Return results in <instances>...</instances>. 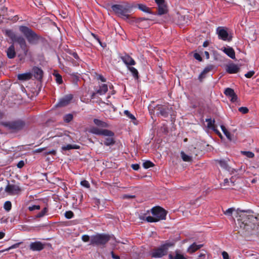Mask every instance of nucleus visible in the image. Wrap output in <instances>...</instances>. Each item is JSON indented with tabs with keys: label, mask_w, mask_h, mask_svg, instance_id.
<instances>
[{
	"label": "nucleus",
	"mask_w": 259,
	"mask_h": 259,
	"mask_svg": "<svg viewBox=\"0 0 259 259\" xmlns=\"http://www.w3.org/2000/svg\"><path fill=\"white\" fill-rule=\"evenodd\" d=\"M151 213L152 216H151V218H148V220L152 223L163 220L166 218V212L165 210L159 206L153 207L151 209Z\"/></svg>",
	"instance_id": "f257e3e1"
},
{
	"label": "nucleus",
	"mask_w": 259,
	"mask_h": 259,
	"mask_svg": "<svg viewBox=\"0 0 259 259\" xmlns=\"http://www.w3.org/2000/svg\"><path fill=\"white\" fill-rule=\"evenodd\" d=\"M111 9L114 13L118 16L125 19L128 17L129 9L127 6L123 5H113Z\"/></svg>",
	"instance_id": "f03ea898"
},
{
	"label": "nucleus",
	"mask_w": 259,
	"mask_h": 259,
	"mask_svg": "<svg viewBox=\"0 0 259 259\" xmlns=\"http://www.w3.org/2000/svg\"><path fill=\"white\" fill-rule=\"evenodd\" d=\"M2 124L8 130L13 131L20 130L25 126V123L22 120L5 122Z\"/></svg>",
	"instance_id": "7ed1b4c3"
},
{
	"label": "nucleus",
	"mask_w": 259,
	"mask_h": 259,
	"mask_svg": "<svg viewBox=\"0 0 259 259\" xmlns=\"http://www.w3.org/2000/svg\"><path fill=\"white\" fill-rule=\"evenodd\" d=\"M19 29L23 33H24L28 40L30 43H34L37 39V35L28 27L21 26L19 27Z\"/></svg>",
	"instance_id": "20e7f679"
},
{
	"label": "nucleus",
	"mask_w": 259,
	"mask_h": 259,
	"mask_svg": "<svg viewBox=\"0 0 259 259\" xmlns=\"http://www.w3.org/2000/svg\"><path fill=\"white\" fill-rule=\"evenodd\" d=\"M109 240V236L105 234H97L91 237V244L101 245L105 244Z\"/></svg>",
	"instance_id": "39448f33"
},
{
	"label": "nucleus",
	"mask_w": 259,
	"mask_h": 259,
	"mask_svg": "<svg viewBox=\"0 0 259 259\" xmlns=\"http://www.w3.org/2000/svg\"><path fill=\"white\" fill-rule=\"evenodd\" d=\"M20 187L16 184L9 183L5 189V192L10 195H18L21 191Z\"/></svg>",
	"instance_id": "423d86ee"
},
{
	"label": "nucleus",
	"mask_w": 259,
	"mask_h": 259,
	"mask_svg": "<svg viewBox=\"0 0 259 259\" xmlns=\"http://www.w3.org/2000/svg\"><path fill=\"white\" fill-rule=\"evenodd\" d=\"M89 132L97 135L112 136L113 133L108 130L100 129L97 127L92 126L89 129Z\"/></svg>",
	"instance_id": "0eeeda50"
},
{
	"label": "nucleus",
	"mask_w": 259,
	"mask_h": 259,
	"mask_svg": "<svg viewBox=\"0 0 259 259\" xmlns=\"http://www.w3.org/2000/svg\"><path fill=\"white\" fill-rule=\"evenodd\" d=\"M47 243L40 241H35L30 244V249L32 251H40L44 248Z\"/></svg>",
	"instance_id": "6e6552de"
},
{
	"label": "nucleus",
	"mask_w": 259,
	"mask_h": 259,
	"mask_svg": "<svg viewBox=\"0 0 259 259\" xmlns=\"http://www.w3.org/2000/svg\"><path fill=\"white\" fill-rule=\"evenodd\" d=\"M217 32L219 38L223 40H230L228 38V33L227 30L223 27H219L217 29Z\"/></svg>",
	"instance_id": "1a4fd4ad"
},
{
	"label": "nucleus",
	"mask_w": 259,
	"mask_h": 259,
	"mask_svg": "<svg viewBox=\"0 0 259 259\" xmlns=\"http://www.w3.org/2000/svg\"><path fill=\"white\" fill-rule=\"evenodd\" d=\"M166 253L164 249L161 246L159 248L152 251L151 255L154 258H161Z\"/></svg>",
	"instance_id": "9d476101"
},
{
	"label": "nucleus",
	"mask_w": 259,
	"mask_h": 259,
	"mask_svg": "<svg viewBox=\"0 0 259 259\" xmlns=\"http://www.w3.org/2000/svg\"><path fill=\"white\" fill-rule=\"evenodd\" d=\"M72 98L73 96L71 94L67 95L59 100L57 105L60 107L66 106L70 103Z\"/></svg>",
	"instance_id": "9b49d317"
},
{
	"label": "nucleus",
	"mask_w": 259,
	"mask_h": 259,
	"mask_svg": "<svg viewBox=\"0 0 259 259\" xmlns=\"http://www.w3.org/2000/svg\"><path fill=\"white\" fill-rule=\"evenodd\" d=\"M121 60L126 66L127 68L136 64L135 60L129 55H125L121 57Z\"/></svg>",
	"instance_id": "f8f14e48"
},
{
	"label": "nucleus",
	"mask_w": 259,
	"mask_h": 259,
	"mask_svg": "<svg viewBox=\"0 0 259 259\" xmlns=\"http://www.w3.org/2000/svg\"><path fill=\"white\" fill-rule=\"evenodd\" d=\"M151 211L147 210H142L139 214V218L141 221H146L149 223H152L151 221L148 220V218H151L150 216Z\"/></svg>",
	"instance_id": "ddd939ff"
},
{
	"label": "nucleus",
	"mask_w": 259,
	"mask_h": 259,
	"mask_svg": "<svg viewBox=\"0 0 259 259\" xmlns=\"http://www.w3.org/2000/svg\"><path fill=\"white\" fill-rule=\"evenodd\" d=\"M225 94L231 98V101L233 102H235L237 99V97L233 89L231 88H227L225 90Z\"/></svg>",
	"instance_id": "4468645a"
},
{
	"label": "nucleus",
	"mask_w": 259,
	"mask_h": 259,
	"mask_svg": "<svg viewBox=\"0 0 259 259\" xmlns=\"http://www.w3.org/2000/svg\"><path fill=\"white\" fill-rule=\"evenodd\" d=\"M169 259H186V257L180 250H176L174 254H169Z\"/></svg>",
	"instance_id": "2eb2a0df"
},
{
	"label": "nucleus",
	"mask_w": 259,
	"mask_h": 259,
	"mask_svg": "<svg viewBox=\"0 0 259 259\" xmlns=\"http://www.w3.org/2000/svg\"><path fill=\"white\" fill-rule=\"evenodd\" d=\"M33 76L37 79H41L43 75L42 70L38 67H35L32 69Z\"/></svg>",
	"instance_id": "dca6fc26"
},
{
	"label": "nucleus",
	"mask_w": 259,
	"mask_h": 259,
	"mask_svg": "<svg viewBox=\"0 0 259 259\" xmlns=\"http://www.w3.org/2000/svg\"><path fill=\"white\" fill-rule=\"evenodd\" d=\"M239 70V67L237 65L235 64H231L227 66L226 70L231 74L236 73Z\"/></svg>",
	"instance_id": "f3484780"
},
{
	"label": "nucleus",
	"mask_w": 259,
	"mask_h": 259,
	"mask_svg": "<svg viewBox=\"0 0 259 259\" xmlns=\"http://www.w3.org/2000/svg\"><path fill=\"white\" fill-rule=\"evenodd\" d=\"M223 51L229 57L234 59L235 58V53L234 50L231 47L222 49Z\"/></svg>",
	"instance_id": "a211bd4d"
},
{
	"label": "nucleus",
	"mask_w": 259,
	"mask_h": 259,
	"mask_svg": "<svg viewBox=\"0 0 259 259\" xmlns=\"http://www.w3.org/2000/svg\"><path fill=\"white\" fill-rule=\"evenodd\" d=\"M32 76V74L30 72H25L18 75V78L20 80L25 81L30 79Z\"/></svg>",
	"instance_id": "6ab92c4d"
},
{
	"label": "nucleus",
	"mask_w": 259,
	"mask_h": 259,
	"mask_svg": "<svg viewBox=\"0 0 259 259\" xmlns=\"http://www.w3.org/2000/svg\"><path fill=\"white\" fill-rule=\"evenodd\" d=\"M234 212H235L236 214L238 215L240 214V212H245L244 210H240L238 209L237 210H235L234 208H229L227 209L226 211H224V213L228 216H231Z\"/></svg>",
	"instance_id": "aec40b11"
},
{
	"label": "nucleus",
	"mask_w": 259,
	"mask_h": 259,
	"mask_svg": "<svg viewBox=\"0 0 259 259\" xmlns=\"http://www.w3.org/2000/svg\"><path fill=\"white\" fill-rule=\"evenodd\" d=\"M7 56L9 58H13L16 55L15 48L13 45H11L7 50Z\"/></svg>",
	"instance_id": "412c9836"
},
{
	"label": "nucleus",
	"mask_w": 259,
	"mask_h": 259,
	"mask_svg": "<svg viewBox=\"0 0 259 259\" xmlns=\"http://www.w3.org/2000/svg\"><path fill=\"white\" fill-rule=\"evenodd\" d=\"M114 134H113L112 136H104L105 137H107L106 138H105L104 144V145L106 146H110L111 145L114 144V140L113 138Z\"/></svg>",
	"instance_id": "4be33fe9"
},
{
	"label": "nucleus",
	"mask_w": 259,
	"mask_h": 259,
	"mask_svg": "<svg viewBox=\"0 0 259 259\" xmlns=\"http://www.w3.org/2000/svg\"><path fill=\"white\" fill-rule=\"evenodd\" d=\"M202 246V245L201 244L197 245L194 243L188 247L187 251L189 253H193L200 248Z\"/></svg>",
	"instance_id": "5701e85b"
},
{
	"label": "nucleus",
	"mask_w": 259,
	"mask_h": 259,
	"mask_svg": "<svg viewBox=\"0 0 259 259\" xmlns=\"http://www.w3.org/2000/svg\"><path fill=\"white\" fill-rule=\"evenodd\" d=\"M94 123L98 126L100 127H108V124L104 122L102 120H101L98 119H94Z\"/></svg>",
	"instance_id": "b1692460"
},
{
	"label": "nucleus",
	"mask_w": 259,
	"mask_h": 259,
	"mask_svg": "<svg viewBox=\"0 0 259 259\" xmlns=\"http://www.w3.org/2000/svg\"><path fill=\"white\" fill-rule=\"evenodd\" d=\"M213 68V66L211 65L208 66L206 67L202 71L201 74L199 76V79L201 80L203 78L205 77V75L206 73H207L209 71H210Z\"/></svg>",
	"instance_id": "393cba45"
},
{
	"label": "nucleus",
	"mask_w": 259,
	"mask_h": 259,
	"mask_svg": "<svg viewBox=\"0 0 259 259\" xmlns=\"http://www.w3.org/2000/svg\"><path fill=\"white\" fill-rule=\"evenodd\" d=\"M175 242H176L174 240L168 241H166L162 245H161V246L163 247V249H165L166 252H167V251L169 247L173 246L175 245Z\"/></svg>",
	"instance_id": "a878e982"
},
{
	"label": "nucleus",
	"mask_w": 259,
	"mask_h": 259,
	"mask_svg": "<svg viewBox=\"0 0 259 259\" xmlns=\"http://www.w3.org/2000/svg\"><path fill=\"white\" fill-rule=\"evenodd\" d=\"M158 14L160 15L166 13L167 10L165 4L158 5Z\"/></svg>",
	"instance_id": "bb28decb"
},
{
	"label": "nucleus",
	"mask_w": 259,
	"mask_h": 259,
	"mask_svg": "<svg viewBox=\"0 0 259 259\" xmlns=\"http://www.w3.org/2000/svg\"><path fill=\"white\" fill-rule=\"evenodd\" d=\"M108 91V87L106 84H103L100 87V89L97 91V93L100 95L105 94Z\"/></svg>",
	"instance_id": "cd10ccee"
},
{
	"label": "nucleus",
	"mask_w": 259,
	"mask_h": 259,
	"mask_svg": "<svg viewBox=\"0 0 259 259\" xmlns=\"http://www.w3.org/2000/svg\"><path fill=\"white\" fill-rule=\"evenodd\" d=\"M139 25L141 27L146 28L149 26V21L145 18H140L139 20Z\"/></svg>",
	"instance_id": "c85d7f7f"
},
{
	"label": "nucleus",
	"mask_w": 259,
	"mask_h": 259,
	"mask_svg": "<svg viewBox=\"0 0 259 259\" xmlns=\"http://www.w3.org/2000/svg\"><path fill=\"white\" fill-rule=\"evenodd\" d=\"M53 76L55 78V81L58 84H61L63 82L62 77L58 72L55 71L53 73Z\"/></svg>",
	"instance_id": "c756f323"
},
{
	"label": "nucleus",
	"mask_w": 259,
	"mask_h": 259,
	"mask_svg": "<svg viewBox=\"0 0 259 259\" xmlns=\"http://www.w3.org/2000/svg\"><path fill=\"white\" fill-rule=\"evenodd\" d=\"M79 146L76 145H71L68 144L65 146H63L62 147V149L63 150H69L70 149H77L79 148Z\"/></svg>",
	"instance_id": "7c9ffc66"
},
{
	"label": "nucleus",
	"mask_w": 259,
	"mask_h": 259,
	"mask_svg": "<svg viewBox=\"0 0 259 259\" xmlns=\"http://www.w3.org/2000/svg\"><path fill=\"white\" fill-rule=\"evenodd\" d=\"M181 157H182V159L184 161L190 162L192 160L191 156L186 154L184 152H181Z\"/></svg>",
	"instance_id": "2f4dec72"
},
{
	"label": "nucleus",
	"mask_w": 259,
	"mask_h": 259,
	"mask_svg": "<svg viewBox=\"0 0 259 259\" xmlns=\"http://www.w3.org/2000/svg\"><path fill=\"white\" fill-rule=\"evenodd\" d=\"M128 70H129L130 71V72L132 73L133 76L135 78H138V70H137V69H136L135 67H131V66H130L127 68Z\"/></svg>",
	"instance_id": "473e14b6"
},
{
	"label": "nucleus",
	"mask_w": 259,
	"mask_h": 259,
	"mask_svg": "<svg viewBox=\"0 0 259 259\" xmlns=\"http://www.w3.org/2000/svg\"><path fill=\"white\" fill-rule=\"evenodd\" d=\"M206 122L207 123V127L210 129H213L214 126V120L211 118L206 119Z\"/></svg>",
	"instance_id": "72a5a7b5"
},
{
	"label": "nucleus",
	"mask_w": 259,
	"mask_h": 259,
	"mask_svg": "<svg viewBox=\"0 0 259 259\" xmlns=\"http://www.w3.org/2000/svg\"><path fill=\"white\" fill-rule=\"evenodd\" d=\"M221 128L222 129V131L225 134V135L226 136L228 139L229 140H231V134L230 133L227 131V130L225 126L223 125H221Z\"/></svg>",
	"instance_id": "f704fd0d"
},
{
	"label": "nucleus",
	"mask_w": 259,
	"mask_h": 259,
	"mask_svg": "<svg viewBox=\"0 0 259 259\" xmlns=\"http://www.w3.org/2000/svg\"><path fill=\"white\" fill-rule=\"evenodd\" d=\"M139 9L142 11L146 13H149V10L148 7H146V5L143 4H139L138 5Z\"/></svg>",
	"instance_id": "c9c22d12"
},
{
	"label": "nucleus",
	"mask_w": 259,
	"mask_h": 259,
	"mask_svg": "<svg viewBox=\"0 0 259 259\" xmlns=\"http://www.w3.org/2000/svg\"><path fill=\"white\" fill-rule=\"evenodd\" d=\"M73 118V115L71 114H68L64 115L63 119L66 122H69L72 120Z\"/></svg>",
	"instance_id": "e433bc0d"
},
{
	"label": "nucleus",
	"mask_w": 259,
	"mask_h": 259,
	"mask_svg": "<svg viewBox=\"0 0 259 259\" xmlns=\"http://www.w3.org/2000/svg\"><path fill=\"white\" fill-rule=\"evenodd\" d=\"M124 114L128 117L129 118L133 120H136V117L135 116L131 114L128 110H124Z\"/></svg>",
	"instance_id": "4c0bfd02"
},
{
	"label": "nucleus",
	"mask_w": 259,
	"mask_h": 259,
	"mask_svg": "<svg viewBox=\"0 0 259 259\" xmlns=\"http://www.w3.org/2000/svg\"><path fill=\"white\" fill-rule=\"evenodd\" d=\"M12 204L11 202L9 201H6L4 205L5 209L7 211H9L11 209Z\"/></svg>",
	"instance_id": "58836bf2"
},
{
	"label": "nucleus",
	"mask_w": 259,
	"mask_h": 259,
	"mask_svg": "<svg viewBox=\"0 0 259 259\" xmlns=\"http://www.w3.org/2000/svg\"><path fill=\"white\" fill-rule=\"evenodd\" d=\"M143 165L144 168H148L151 167L153 166V164L152 162L150 161H146L143 163Z\"/></svg>",
	"instance_id": "ea45409f"
},
{
	"label": "nucleus",
	"mask_w": 259,
	"mask_h": 259,
	"mask_svg": "<svg viewBox=\"0 0 259 259\" xmlns=\"http://www.w3.org/2000/svg\"><path fill=\"white\" fill-rule=\"evenodd\" d=\"M241 153L248 158H252L254 156V153L250 151H241Z\"/></svg>",
	"instance_id": "a19ab883"
},
{
	"label": "nucleus",
	"mask_w": 259,
	"mask_h": 259,
	"mask_svg": "<svg viewBox=\"0 0 259 259\" xmlns=\"http://www.w3.org/2000/svg\"><path fill=\"white\" fill-rule=\"evenodd\" d=\"M15 40H17L21 45V47L22 48L23 46L25 47V40L24 39V38L21 37H19L18 38H17V39H15Z\"/></svg>",
	"instance_id": "79ce46f5"
},
{
	"label": "nucleus",
	"mask_w": 259,
	"mask_h": 259,
	"mask_svg": "<svg viewBox=\"0 0 259 259\" xmlns=\"http://www.w3.org/2000/svg\"><path fill=\"white\" fill-rule=\"evenodd\" d=\"M248 219L252 222H253L254 223H255L257 224V226L258 225V220L256 217H254L253 215H250L248 218Z\"/></svg>",
	"instance_id": "37998d69"
},
{
	"label": "nucleus",
	"mask_w": 259,
	"mask_h": 259,
	"mask_svg": "<svg viewBox=\"0 0 259 259\" xmlns=\"http://www.w3.org/2000/svg\"><path fill=\"white\" fill-rule=\"evenodd\" d=\"M7 34L10 36L13 40H15V36L14 33L11 30H7L6 31Z\"/></svg>",
	"instance_id": "c03bdc74"
},
{
	"label": "nucleus",
	"mask_w": 259,
	"mask_h": 259,
	"mask_svg": "<svg viewBox=\"0 0 259 259\" xmlns=\"http://www.w3.org/2000/svg\"><path fill=\"white\" fill-rule=\"evenodd\" d=\"M80 184L82 186L85 187L87 188H90V186L89 182L86 180H83L81 181Z\"/></svg>",
	"instance_id": "a18cd8bd"
},
{
	"label": "nucleus",
	"mask_w": 259,
	"mask_h": 259,
	"mask_svg": "<svg viewBox=\"0 0 259 259\" xmlns=\"http://www.w3.org/2000/svg\"><path fill=\"white\" fill-rule=\"evenodd\" d=\"M65 217L68 219H71L73 216V213L71 211H68L65 213Z\"/></svg>",
	"instance_id": "49530a36"
},
{
	"label": "nucleus",
	"mask_w": 259,
	"mask_h": 259,
	"mask_svg": "<svg viewBox=\"0 0 259 259\" xmlns=\"http://www.w3.org/2000/svg\"><path fill=\"white\" fill-rule=\"evenodd\" d=\"M47 208L45 207L44 208V209L39 213H38L36 215L37 218H40L43 217L47 212Z\"/></svg>",
	"instance_id": "de8ad7c7"
},
{
	"label": "nucleus",
	"mask_w": 259,
	"mask_h": 259,
	"mask_svg": "<svg viewBox=\"0 0 259 259\" xmlns=\"http://www.w3.org/2000/svg\"><path fill=\"white\" fill-rule=\"evenodd\" d=\"M238 110L243 114L247 113L248 112V108L245 107H241L239 108Z\"/></svg>",
	"instance_id": "09e8293b"
},
{
	"label": "nucleus",
	"mask_w": 259,
	"mask_h": 259,
	"mask_svg": "<svg viewBox=\"0 0 259 259\" xmlns=\"http://www.w3.org/2000/svg\"><path fill=\"white\" fill-rule=\"evenodd\" d=\"M40 208V206L38 205H33L32 206H30L28 207V209L30 211H33L35 209H39Z\"/></svg>",
	"instance_id": "8fccbe9b"
},
{
	"label": "nucleus",
	"mask_w": 259,
	"mask_h": 259,
	"mask_svg": "<svg viewBox=\"0 0 259 259\" xmlns=\"http://www.w3.org/2000/svg\"><path fill=\"white\" fill-rule=\"evenodd\" d=\"M18 246H19V243H16V244H15L10 246L8 248L5 249L4 250L2 251V252H4L5 251H9L11 249L17 248Z\"/></svg>",
	"instance_id": "3c124183"
},
{
	"label": "nucleus",
	"mask_w": 259,
	"mask_h": 259,
	"mask_svg": "<svg viewBox=\"0 0 259 259\" xmlns=\"http://www.w3.org/2000/svg\"><path fill=\"white\" fill-rule=\"evenodd\" d=\"M254 74V72L253 71H250L245 74V76L247 78H250Z\"/></svg>",
	"instance_id": "603ef678"
},
{
	"label": "nucleus",
	"mask_w": 259,
	"mask_h": 259,
	"mask_svg": "<svg viewBox=\"0 0 259 259\" xmlns=\"http://www.w3.org/2000/svg\"><path fill=\"white\" fill-rule=\"evenodd\" d=\"M248 226H249V225L247 224V222H246L245 223H244V222H242V224L240 225L241 228H242L243 229H246V230L248 229Z\"/></svg>",
	"instance_id": "864d4df0"
},
{
	"label": "nucleus",
	"mask_w": 259,
	"mask_h": 259,
	"mask_svg": "<svg viewBox=\"0 0 259 259\" xmlns=\"http://www.w3.org/2000/svg\"><path fill=\"white\" fill-rule=\"evenodd\" d=\"M194 57L195 58V59L199 61H202V58H201V56L198 53H195L194 54Z\"/></svg>",
	"instance_id": "5fc2aeb1"
},
{
	"label": "nucleus",
	"mask_w": 259,
	"mask_h": 259,
	"mask_svg": "<svg viewBox=\"0 0 259 259\" xmlns=\"http://www.w3.org/2000/svg\"><path fill=\"white\" fill-rule=\"evenodd\" d=\"M82 240L84 242H88L90 240V237L87 235H84L82 236Z\"/></svg>",
	"instance_id": "6e6d98bb"
},
{
	"label": "nucleus",
	"mask_w": 259,
	"mask_h": 259,
	"mask_svg": "<svg viewBox=\"0 0 259 259\" xmlns=\"http://www.w3.org/2000/svg\"><path fill=\"white\" fill-rule=\"evenodd\" d=\"M222 256L224 259H229V256L228 253L226 251L222 252Z\"/></svg>",
	"instance_id": "4d7b16f0"
},
{
	"label": "nucleus",
	"mask_w": 259,
	"mask_h": 259,
	"mask_svg": "<svg viewBox=\"0 0 259 259\" xmlns=\"http://www.w3.org/2000/svg\"><path fill=\"white\" fill-rule=\"evenodd\" d=\"M17 167L19 168H22L24 165V162L23 160L20 161L17 164Z\"/></svg>",
	"instance_id": "13d9d810"
},
{
	"label": "nucleus",
	"mask_w": 259,
	"mask_h": 259,
	"mask_svg": "<svg viewBox=\"0 0 259 259\" xmlns=\"http://www.w3.org/2000/svg\"><path fill=\"white\" fill-rule=\"evenodd\" d=\"M221 138H222V135L221 133L215 127L212 129Z\"/></svg>",
	"instance_id": "bf43d9fd"
},
{
	"label": "nucleus",
	"mask_w": 259,
	"mask_h": 259,
	"mask_svg": "<svg viewBox=\"0 0 259 259\" xmlns=\"http://www.w3.org/2000/svg\"><path fill=\"white\" fill-rule=\"evenodd\" d=\"M221 138H222V135L221 133L215 127L212 129Z\"/></svg>",
	"instance_id": "052dcab7"
},
{
	"label": "nucleus",
	"mask_w": 259,
	"mask_h": 259,
	"mask_svg": "<svg viewBox=\"0 0 259 259\" xmlns=\"http://www.w3.org/2000/svg\"><path fill=\"white\" fill-rule=\"evenodd\" d=\"M221 138H222V135L221 133L215 127L212 129Z\"/></svg>",
	"instance_id": "680f3d73"
},
{
	"label": "nucleus",
	"mask_w": 259,
	"mask_h": 259,
	"mask_svg": "<svg viewBox=\"0 0 259 259\" xmlns=\"http://www.w3.org/2000/svg\"><path fill=\"white\" fill-rule=\"evenodd\" d=\"M221 138H222V135L221 133L215 127L212 129Z\"/></svg>",
	"instance_id": "e2e57ef3"
},
{
	"label": "nucleus",
	"mask_w": 259,
	"mask_h": 259,
	"mask_svg": "<svg viewBox=\"0 0 259 259\" xmlns=\"http://www.w3.org/2000/svg\"><path fill=\"white\" fill-rule=\"evenodd\" d=\"M219 163H220L221 166H222L223 168H226L227 166L226 163L223 160H220L219 161Z\"/></svg>",
	"instance_id": "0e129e2a"
},
{
	"label": "nucleus",
	"mask_w": 259,
	"mask_h": 259,
	"mask_svg": "<svg viewBox=\"0 0 259 259\" xmlns=\"http://www.w3.org/2000/svg\"><path fill=\"white\" fill-rule=\"evenodd\" d=\"M132 167L133 169L137 170L139 169L140 166L138 164H134L132 165Z\"/></svg>",
	"instance_id": "69168bd1"
},
{
	"label": "nucleus",
	"mask_w": 259,
	"mask_h": 259,
	"mask_svg": "<svg viewBox=\"0 0 259 259\" xmlns=\"http://www.w3.org/2000/svg\"><path fill=\"white\" fill-rule=\"evenodd\" d=\"M134 197H135V196L130 195H123L122 196V198L123 199H131V198H133Z\"/></svg>",
	"instance_id": "338daca9"
},
{
	"label": "nucleus",
	"mask_w": 259,
	"mask_h": 259,
	"mask_svg": "<svg viewBox=\"0 0 259 259\" xmlns=\"http://www.w3.org/2000/svg\"><path fill=\"white\" fill-rule=\"evenodd\" d=\"M157 6L159 5H162L164 4V0H155Z\"/></svg>",
	"instance_id": "774afa93"
}]
</instances>
